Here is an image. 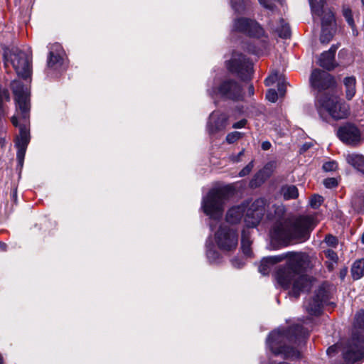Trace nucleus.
<instances>
[{
  "label": "nucleus",
  "mask_w": 364,
  "mask_h": 364,
  "mask_svg": "<svg viewBox=\"0 0 364 364\" xmlns=\"http://www.w3.org/2000/svg\"><path fill=\"white\" fill-rule=\"evenodd\" d=\"M287 259L286 264L279 266L274 274L278 284L284 289H290V296L297 299L301 292L308 291L313 286L314 279L301 274L306 264V255L301 252H289L279 255L270 256L261 261L259 272L267 275L272 267Z\"/></svg>",
  "instance_id": "obj_1"
},
{
  "label": "nucleus",
  "mask_w": 364,
  "mask_h": 364,
  "mask_svg": "<svg viewBox=\"0 0 364 364\" xmlns=\"http://www.w3.org/2000/svg\"><path fill=\"white\" fill-rule=\"evenodd\" d=\"M11 87L15 97L16 112L11 117L14 126L19 127V136L16 138V146L18 149L16 159L20 166H23L27 146L29 143V90L18 80H14Z\"/></svg>",
  "instance_id": "obj_2"
},
{
  "label": "nucleus",
  "mask_w": 364,
  "mask_h": 364,
  "mask_svg": "<svg viewBox=\"0 0 364 364\" xmlns=\"http://www.w3.org/2000/svg\"><path fill=\"white\" fill-rule=\"evenodd\" d=\"M317 225L315 217L302 215L293 220H284L276 223L270 231L273 240L287 245L293 240L304 242Z\"/></svg>",
  "instance_id": "obj_3"
},
{
  "label": "nucleus",
  "mask_w": 364,
  "mask_h": 364,
  "mask_svg": "<svg viewBox=\"0 0 364 364\" xmlns=\"http://www.w3.org/2000/svg\"><path fill=\"white\" fill-rule=\"evenodd\" d=\"M309 336V331L302 326L296 324L287 329L274 331L267 339V345L275 355H282L284 358L296 359L300 357L299 350L286 344L287 342L299 345Z\"/></svg>",
  "instance_id": "obj_4"
},
{
  "label": "nucleus",
  "mask_w": 364,
  "mask_h": 364,
  "mask_svg": "<svg viewBox=\"0 0 364 364\" xmlns=\"http://www.w3.org/2000/svg\"><path fill=\"white\" fill-rule=\"evenodd\" d=\"M364 311H359L355 317L351 338L342 348L341 344L336 343L330 346L326 353L329 356L342 350L343 358L347 363H354L363 355Z\"/></svg>",
  "instance_id": "obj_5"
},
{
  "label": "nucleus",
  "mask_w": 364,
  "mask_h": 364,
  "mask_svg": "<svg viewBox=\"0 0 364 364\" xmlns=\"http://www.w3.org/2000/svg\"><path fill=\"white\" fill-rule=\"evenodd\" d=\"M267 201L264 198H257L250 203L247 202L238 206H234L228 210L226 214V221L235 224L245 217V222L249 228L256 227L262 218Z\"/></svg>",
  "instance_id": "obj_6"
},
{
  "label": "nucleus",
  "mask_w": 364,
  "mask_h": 364,
  "mask_svg": "<svg viewBox=\"0 0 364 364\" xmlns=\"http://www.w3.org/2000/svg\"><path fill=\"white\" fill-rule=\"evenodd\" d=\"M316 108L320 117L326 122L329 118L339 120L349 114V107L337 96L325 95L320 97L316 102Z\"/></svg>",
  "instance_id": "obj_7"
},
{
  "label": "nucleus",
  "mask_w": 364,
  "mask_h": 364,
  "mask_svg": "<svg viewBox=\"0 0 364 364\" xmlns=\"http://www.w3.org/2000/svg\"><path fill=\"white\" fill-rule=\"evenodd\" d=\"M228 187L213 188L203 198L201 208L211 220H220L223 214L224 204L229 197Z\"/></svg>",
  "instance_id": "obj_8"
},
{
  "label": "nucleus",
  "mask_w": 364,
  "mask_h": 364,
  "mask_svg": "<svg viewBox=\"0 0 364 364\" xmlns=\"http://www.w3.org/2000/svg\"><path fill=\"white\" fill-rule=\"evenodd\" d=\"M5 65L11 63L17 75L24 79L31 75V60L23 51L18 48H12L9 52H5Z\"/></svg>",
  "instance_id": "obj_9"
},
{
  "label": "nucleus",
  "mask_w": 364,
  "mask_h": 364,
  "mask_svg": "<svg viewBox=\"0 0 364 364\" xmlns=\"http://www.w3.org/2000/svg\"><path fill=\"white\" fill-rule=\"evenodd\" d=\"M67 68L65 53L59 43H55L50 48L47 58L46 72L48 75H53L64 71Z\"/></svg>",
  "instance_id": "obj_10"
},
{
  "label": "nucleus",
  "mask_w": 364,
  "mask_h": 364,
  "mask_svg": "<svg viewBox=\"0 0 364 364\" xmlns=\"http://www.w3.org/2000/svg\"><path fill=\"white\" fill-rule=\"evenodd\" d=\"M214 240L218 247L223 251L234 250L238 243V233L236 230L222 224L215 231Z\"/></svg>",
  "instance_id": "obj_11"
},
{
  "label": "nucleus",
  "mask_w": 364,
  "mask_h": 364,
  "mask_svg": "<svg viewBox=\"0 0 364 364\" xmlns=\"http://www.w3.org/2000/svg\"><path fill=\"white\" fill-rule=\"evenodd\" d=\"M227 67L229 71L236 74L242 80H248L251 77L252 64L241 53L234 52L231 59L227 62Z\"/></svg>",
  "instance_id": "obj_12"
},
{
  "label": "nucleus",
  "mask_w": 364,
  "mask_h": 364,
  "mask_svg": "<svg viewBox=\"0 0 364 364\" xmlns=\"http://www.w3.org/2000/svg\"><path fill=\"white\" fill-rule=\"evenodd\" d=\"M208 94L214 97L215 95H220L222 97L235 101L242 99V87L235 80H225L218 87H213L208 90Z\"/></svg>",
  "instance_id": "obj_13"
},
{
  "label": "nucleus",
  "mask_w": 364,
  "mask_h": 364,
  "mask_svg": "<svg viewBox=\"0 0 364 364\" xmlns=\"http://www.w3.org/2000/svg\"><path fill=\"white\" fill-rule=\"evenodd\" d=\"M328 299V292L324 287H320L314 294L304 301V308L310 315L318 316L323 304Z\"/></svg>",
  "instance_id": "obj_14"
},
{
  "label": "nucleus",
  "mask_w": 364,
  "mask_h": 364,
  "mask_svg": "<svg viewBox=\"0 0 364 364\" xmlns=\"http://www.w3.org/2000/svg\"><path fill=\"white\" fill-rule=\"evenodd\" d=\"M233 29L255 38H260L264 33L258 23L245 18L236 19L233 24Z\"/></svg>",
  "instance_id": "obj_15"
},
{
  "label": "nucleus",
  "mask_w": 364,
  "mask_h": 364,
  "mask_svg": "<svg viewBox=\"0 0 364 364\" xmlns=\"http://www.w3.org/2000/svg\"><path fill=\"white\" fill-rule=\"evenodd\" d=\"M313 18H321L322 27L330 26L335 20L333 13L324 9L326 0H309Z\"/></svg>",
  "instance_id": "obj_16"
},
{
  "label": "nucleus",
  "mask_w": 364,
  "mask_h": 364,
  "mask_svg": "<svg viewBox=\"0 0 364 364\" xmlns=\"http://www.w3.org/2000/svg\"><path fill=\"white\" fill-rule=\"evenodd\" d=\"M338 138L348 145H357L361 140L360 132L353 124H346L338 128L337 131Z\"/></svg>",
  "instance_id": "obj_17"
},
{
  "label": "nucleus",
  "mask_w": 364,
  "mask_h": 364,
  "mask_svg": "<svg viewBox=\"0 0 364 364\" xmlns=\"http://www.w3.org/2000/svg\"><path fill=\"white\" fill-rule=\"evenodd\" d=\"M310 83L315 89L322 90L333 87L335 81L333 77L327 72L315 69L311 73Z\"/></svg>",
  "instance_id": "obj_18"
},
{
  "label": "nucleus",
  "mask_w": 364,
  "mask_h": 364,
  "mask_svg": "<svg viewBox=\"0 0 364 364\" xmlns=\"http://www.w3.org/2000/svg\"><path fill=\"white\" fill-rule=\"evenodd\" d=\"M228 124V116L218 111L213 112L209 117L208 131L210 134L225 129Z\"/></svg>",
  "instance_id": "obj_19"
},
{
  "label": "nucleus",
  "mask_w": 364,
  "mask_h": 364,
  "mask_svg": "<svg viewBox=\"0 0 364 364\" xmlns=\"http://www.w3.org/2000/svg\"><path fill=\"white\" fill-rule=\"evenodd\" d=\"M338 48V46L332 45L328 50L323 52L319 58V65L327 70L333 69L336 66L335 54Z\"/></svg>",
  "instance_id": "obj_20"
},
{
  "label": "nucleus",
  "mask_w": 364,
  "mask_h": 364,
  "mask_svg": "<svg viewBox=\"0 0 364 364\" xmlns=\"http://www.w3.org/2000/svg\"><path fill=\"white\" fill-rule=\"evenodd\" d=\"M269 26L272 31L277 33L280 38H288L291 36L290 27L283 18H281L279 21L276 23L270 22Z\"/></svg>",
  "instance_id": "obj_21"
},
{
  "label": "nucleus",
  "mask_w": 364,
  "mask_h": 364,
  "mask_svg": "<svg viewBox=\"0 0 364 364\" xmlns=\"http://www.w3.org/2000/svg\"><path fill=\"white\" fill-rule=\"evenodd\" d=\"M346 161L359 172L364 173V156L355 152L349 153L346 156Z\"/></svg>",
  "instance_id": "obj_22"
},
{
  "label": "nucleus",
  "mask_w": 364,
  "mask_h": 364,
  "mask_svg": "<svg viewBox=\"0 0 364 364\" xmlns=\"http://www.w3.org/2000/svg\"><path fill=\"white\" fill-rule=\"evenodd\" d=\"M280 193L284 200L296 199L299 196V191L294 185H284L281 188Z\"/></svg>",
  "instance_id": "obj_23"
},
{
  "label": "nucleus",
  "mask_w": 364,
  "mask_h": 364,
  "mask_svg": "<svg viewBox=\"0 0 364 364\" xmlns=\"http://www.w3.org/2000/svg\"><path fill=\"white\" fill-rule=\"evenodd\" d=\"M251 244L252 241L250 240V232L249 230H244L242 232V238H241V247L243 253L246 256H251Z\"/></svg>",
  "instance_id": "obj_24"
},
{
  "label": "nucleus",
  "mask_w": 364,
  "mask_h": 364,
  "mask_svg": "<svg viewBox=\"0 0 364 364\" xmlns=\"http://www.w3.org/2000/svg\"><path fill=\"white\" fill-rule=\"evenodd\" d=\"M351 274L354 279H359L364 275V260L355 261L351 268Z\"/></svg>",
  "instance_id": "obj_25"
},
{
  "label": "nucleus",
  "mask_w": 364,
  "mask_h": 364,
  "mask_svg": "<svg viewBox=\"0 0 364 364\" xmlns=\"http://www.w3.org/2000/svg\"><path fill=\"white\" fill-rule=\"evenodd\" d=\"M325 257L328 259L326 262V265L329 271L333 269L335 264L338 262V255L336 252L331 249L323 251Z\"/></svg>",
  "instance_id": "obj_26"
},
{
  "label": "nucleus",
  "mask_w": 364,
  "mask_h": 364,
  "mask_svg": "<svg viewBox=\"0 0 364 364\" xmlns=\"http://www.w3.org/2000/svg\"><path fill=\"white\" fill-rule=\"evenodd\" d=\"M346 97L351 100L355 93V79L353 77H348L344 79Z\"/></svg>",
  "instance_id": "obj_27"
},
{
  "label": "nucleus",
  "mask_w": 364,
  "mask_h": 364,
  "mask_svg": "<svg viewBox=\"0 0 364 364\" xmlns=\"http://www.w3.org/2000/svg\"><path fill=\"white\" fill-rule=\"evenodd\" d=\"M342 13L348 24L351 27L353 30V34L354 36H357L358 31L355 30V22L352 10L348 6L344 5L342 9Z\"/></svg>",
  "instance_id": "obj_28"
},
{
  "label": "nucleus",
  "mask_w": 364,
  "mask_h": 364,
  "mask_svg": "<svg viewBox=\"0 0 364 364\" xmlns=\"http://www.w3.org/2000/svg\"><path fill=\"white\" fill-rule=\"evenodd\" d=\"M268 176L265 173V170H260L252 178V179L250 182V186L252 188H257L262 185Z\"/></svg>",
  "instance_id": "obj_29"
},
{
  "label": "nucleus",
  "mask_w": 364,
  "mask_h": 364,
  "mask_svg": "<svg viewBox=\"0 0 364 364\" xmlns=\"http://www.w3.org/2000/svg\"><path fill=\"white\" fill-rule=\"evenodd\" d=\"M206 255L210 263H216L219 262L220 254L215 250L213 245L207 242L206 243Z\"/></svg>",
  "instance_id": "obj_30"
},
{
  "label": "nucleus",
  "mask_w": 364,
  "mask_h": 364,
  "mask_svg": "<svg viewBox=\"0 0 364 364\" xmlns=\"http://www.w3.org/2000/svg\"><path fill=\"white\" fill-rule=\"evenodd\" d=\"M351 204L355 210L360 212L363 210L364 198L362 196H355L352 198Z\"/></svg>",
  "instance_id": "obj_31"
},
{
  "label": "nucleus",
  "mask_w": 364,
  "mask_h": 364,
  "mask_svg": "<svg viewBox=\"0 0 364 364\" xmlns=\"http://www.w3.org/2000/svg\"><path fill=\"white\" fill-rule=\"evenodd\" d=\"M243 135V133L235 131L228 134L225 139L228 144H231L240 139Z\"/></svg>",
  "instance_id": "obj_32"
},
{
  "label": "nucleus",
  "mask_w": 364,
  "mask_h": 364,
  "mask_svg": "<svg viewBox=\"0 0 364 364\" xmlns=\"http://www.w3.org/2000/svg\"><path fill=\"white\" fill-rule=\"evenodd\" d=\"M333 38V33L326 27H322L320 41L322 43H327Z\"/></svg>",
  "instance_id": "obj_33"
},
{
  "label": "nucleus",
  "mask_w": 364,
  "mask_h": 364,
  "mask_svg": "<svg viewBox=\"0 0 364 364\" xmlns=\"http://www.w3.org/2000/svg\"><path fill=\"white\" fill-rule=\"evenodd\" d=\"M232 8L237 13H241L245 10L244 0H230Z\"/></svg>",
  "instance_id": "obj_34"
},
{
  "label": "nucleus",
  "mask_w": 364,
  "mask_h": 364,
  "mask_svg": "<svg viewBox=\"0 0 364 364\" xmlns=\"http://www.w3.org/2000/svg\"><path fill=\"white\" fill-rule=\"evenodd\" d=\"M323 203V197L319 195H314L310 199V205L313 208H318Z\"/></svg>",
  "instance_id": "obj_35"
},
{
  "label": "nucleus",
  "mask_w": 364,
  "mask_h": 364,
  "mask_svg": "<svg viewBox=\"0 0 364 364\" xmlns=\"http://www.w3.org/2000/svg\"><path fill=\"white\" fill-rule=\"evenodd\" d=\"M266 99L271 102H275L278 99V93L275 90L269 89L266 94Z\"/></svg>",
  "instance_id": "obj_36"
},
{
  "label": "nucleus",
  "mask_w": 364,
  "mask_h": 364,
  "mask_svg": "<svg viewBox=\"0 0 364 364\" xmlns=\"http://www.w3.org/2000/svg\"><path fill=\"white\" fill-rule=\"evenodd\" d=\"M278 80V74L277 72L272 73L264 80L267 86L272 85Z\"/></svg>",
  "instance_id": "obj_37"
},
{
  "label": "nucleus",
  "mask_w": 364,
  "mask_h": 364,
  "mask_svg": "<svg viewBox=\"0 0 364 364\" xmlns=\"http://www.w3.org/2000/svg\"><path fill=\"white\" fill-rule=\"evenodd\" d=\"M253 167L254 164L253 161H252L239 172V176L244 177L248 175L251 172Z\"/></svg>",
  "instance_id": "obj_38"
},
{
  "label": "nucleus",
  "mask_w": 364,
  "mask_h": 364,
  "mask_svg": "<svg viewBox=\"0 0 364 364\" xmlns=\"http://www.w3.org/2000/svg\"><path fill=\"white\" fill-rule=\"evenodd\" d=\"M323 185L327 188H333L338 186V181L335 178H327L324 179Z\"/></svg>",
  "instance_id": "obj_39"
},
{
  "label": "nucleus",
  "mask_w": 364,
  "mask_h": 364,
  "mask_svg": "<svg viewBox=\"0 0 364 364\" xmlns=\"http://www.w3.org/2000/svg\"><path fill=\"white\" fill-rule=\"evenodd\" d=\"M337 163L336 161H328L323 165V168L325 171H333L337 168Z\"/></svg>",
  "instance_id": "obj_40"
},
{
  "label": "nucleus",
  "mask_w": 364,
  "mask_h": 364,
  "mask_svg": "<svg viewBox=\"0 0 364 364\" xmlns=\"http://www.w3.org/2000/svg\"><path fill=\"white\" fill-rule=\"evenodd\" d=\"M325 242L329 246L336 247L338 243V240L336 237L331 235H328L325 237Z\"/></svg>",
  "instance_id": "obj_41"
},
{
  "label": "nucleus",
  "mask_w": 364,
  "mask_h": 364,
  "mask_svg": "<svg viewBox=\"0 0 364 364\" xmlns=\"http://www.w3.org/2000/svg\"><path fill=\"white\" fill-rule=\"evenodd\" d=\"M247 124V120L246 119H242L238 122H236L232 124V127L233 129H241L245 127Z\"/></svg>",
  "instance_id": "obj_42"
},
{
  "label": "nucleus",
  "mask_w": 364,
  "mask_h": 364,
  "mask_svg": "<svg viewBox=\"0 0 364 364\" xmlns=\"http://www.w3.org/2000/svg\"><path fill=\"white\" fill-rule=\"evenodd\" d=\"M231 264L234 267L241 268L245 263L241 259L235 257L231 259Z\"/></svg>",
  "instance_id": "obj_43"
},
{
  "label": "nucleus",
  "mask_w": 364,
  "mask_h": 364,
  "mask_svg": "<svg viewBox=\"0 0 364 364\" xmlns=\"http://www.w3.org/2000/svg\"><path fill=\"white\" fill-rule=\"evenodd\" d=\"M278 92L280 96H284L286 92V85L284 82L278 83Z\"/></svg>",
  "instance_id": "obj_44"
},
{
  "label": "nucleus",
  "mask_w": 364,
  "mask_h": 364,
  "mask_svg": "<svg viewBox=\"0 0 364 364\" xmlns=\"http://www.w3.org/2000/svg\"><path fill=\"white\" fill-rule=\"evenodd\" d=\"M261 146L263 150H268L271 147V143L268 141H263Z\"/></svg>",
  "instance_id": "obj_45"
},
{
  "label": "nucleus",
  "mask_w": 364,
  "mask_h": 364,
  "mask_svg": "<svg viewBox=\"0 0 364 364\" xmlns=\"http://www.w3.org/2000/svg\"><path fill=\"white\" fill-rule=\"evenodd\" d=\"M243 154H244V150H242L241 151H240V152L238 153V154H237V155L234 156L232 157V161H235V162L239 161H240V157H241L242 156H243Z\"/></svg>",
  "instance_id": "obj_46"
},
{
  "label": "nucleus",
  "mask_w": 364,
  "mask_h": 364,
  "mask_svg": "<svg viewBox=\"0 0 364 364\" xmlns=\"http://www.w3.org/2000/svg\"><path fill=\"white\" fill-rule=\"evenodd\" d=\"M311 146V143H306L301 148V151H305L308 150Z\"/></svg>",
  "instance_id": "obj_47"
},
{
  "label": "nucleus",
  "mask_w": 364,
  "mask_h": 364,
  "mask_svg": "<svg viewBox=\"0 0 364 364\" xmlns=\"http://www.w3.org/2000/svg\"><path fill=\"white\" fill-rule=\"evenodd\" d=\"M248 92L250 95H252L254 94V87L252 85H250L248 87Z\"/></svg>",
  "instance_id": "obj_48"
},
{
  "label": "nucleus",
  "mask_w": 364,
  "mask_h": 364,
  "mask_svg": "<svg viewBox=\"0 0 364 364\" xmlns=\"http://www.w3.org/2000/svg\"><path fill=\"white\" fill-rule=\"evenodd\" d=\"M6 247V245L4 242H0V249L2 250H5Z\"/></svg>",
  "instance_id": "obj_49"
},
{
  "label": "nucleus",
  "mask_w": 364,
  "mask_h": 364,
  "mask_svg": "<svg viewBox=\"0 0 364 364\" xmlns=\"http://www.w3.org/2000/svg\"><path fill=\"white\" fill-rule=\"evenodd\" d=\"M12 197H13L14 200L16 201V198H17L16 190L14 191L13 194H12Z\"/></svg>",
  "instance_id": "obj_50"
},
{
  "label": "nucleus",
  "mask_w": 364,
  "mask_h": 364,
  "mask_svg": "<svg viewBox=\"0 0 364 364\" xmlns=\"http://www.w3.org/2000/svg\"><path fill=\"white\" fill-rule=\"evenodd\" d=\"M360 242L364 244V233H363L360 237Z\"/></svg>",
  "instance_id": "obj_51"
},
{
  "label": "nucleus",
  "mask_w": 364,
  "mask_h": 364,
  "mask_svg": "<svg viewBox=\"0 0 364 364\" xmlns=\"http://www.w3.org/2000/svg\"><path fill=\"white\" fill-rule=\"evenodd\" d=\"M4 142H5L4 139H3V138H0V145L3 146V144H4Z\"/></svg>",
  "instance_id": "obj_52"
},
{
  "label": "nucleus",
  "mask_w": 364,
  "mask_h": 364,
  "mask_svg": "<svg viewBox=\"0 0 364 364\" xmlns=\"http://www.w3.org/2000/svg\"><path fill=\"white\" fill-rule=\"evenodd\" d=\"M210 228L211 230H213V223L210 224Z\"/></svg>",
  "instance_id": "obj_53"
},
{
  "label": "nucleus",
  "mask_w": 364,
  "mask_h": 364,
  "mask_svg": "<svg viewBox=\"0 0 364 364\" xmlns=\"http://www.w3.org/2000/svg\"><path fill=\"white\" fill-rule=\"evenodd\" d=\"M2 360H3V358H2L1 355H0V364L2 363Z\"/></svg>",
  "instance_id": "obj_54"
},
{
  "label": "nucleus",
  "mask_w": 364,
  "mask_h": 364,
  "mask_svg": "<svg viewBox=\"0 0 364 364\" xmlns=\"http://www.w3.org/2000/svg\"><path fill=\"white\" fill-rule=\"evenodd\" d=\"M341 275H344V274H346V272H343H343H341Z\"/></svg>",
  "instance_id": "obj_55"
},
{
  "label": "nucleus",
  "mask_w": 364,
  "mask_h": 364,
  "mask_svg": "<svg viewBox=\"0 0 364 364\" xmlns=\"http://www.w3.org/2000/svg\"><path fill=\"white\" fill-rule=\"evenodd\" d=\"M341 275H344V274H346V272H343H343H341Z\"/></svg>",
  "instance_id": "obj_56"
},
{
  "label": "nucleus",
  "mask_w": 364,
  "mask_h": 364,
  "mask_svg": "<svg viewBox=\"0 0 364 364\" xmlns=\"http://www.w3.org/2000/svg\"><path fill=\"white\" fill-rule=\"evenodd\" d=\"M341 275H344V274H346V272H343H343H341Z\"/></svg>",
  "instance_id": "obj_57"
},
{
  "label": "nucleus",
  "mask_w": 364,
  "mask_h": 364,
  "mask_svg": "<svg viewBox=\"0 0 364 364\" xmlns=\"http://www.w3.org/2000/svg\"><path fill=\"white\" fill-rule=\"evenodd\" d=\"M362 4H364V0H360Z\"/></svg>",
  "instance_id": "obj_58"
}]
</instances>
